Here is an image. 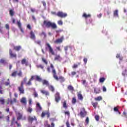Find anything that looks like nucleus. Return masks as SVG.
<instances>
[{"label": "nucleus", "mask_w": 127, "mask_h": 127, "mask_svg": "<svg viewBox=\"0 0 127 127\" xmlns=\"http://www.w3.org/2000/svg\"><path fill=\"white\" fill-rule=\"evenodd\" d=\"M95 120L97 122H99V120H100V117L99 116V115H96L95 116Z\"/></svg>", "instance_id": "38"}, {"label": "nucleus", "mask_w": 127, "mask_h": 127, "mask_svg": "<svg viewBox=\"0 0 127 127\" xmlns=\"http://www.w3.org/2000/svg\"><path fill=\"white\" fill-rule=\"evenodd\" d=\"M5 27L6 29H7L8 30H9V25L6 24L5 25Z\"/></svg>", "instance_id": "48"}, {"label": "nucleus", "mask_w": 127, "mask_h": 127, "mask_svg": "<svg viewBox=\"0 0 127 127\" xmlns=\"http://www.w3.org/2000/svg\"><path fill=\"white\" fill-rule=\"evenodd\" d=\"M28 120L30 122H33V121H35L36 122V118L35 117V116H34V117L29 116L28 118Z\"/></svg>", "instance_id": "15"}, {"label": "nucleus", "mask_w": 127, "mask_h": 127, "mask_svg": "<svg viewBox=\"0 0 127 127\" xmlns=\"http://www.w3.org/2000/svg\"><path fill=\"white\" fill-rule=\"evenodd\" d=\"M58 24H59V25H63V21H62V20L58 21Z\"/></svg>", "instance_id": "32"}, {"label": "nucleus", "mask_w": 127, "mask_h": 127, "mask_svg": "<svg viewBox=\"0 0 127 127\" xmlns=\"http://www.w3.org/2000/svg\"><path fill=\"white\" fill-rule=\"evenodd\" d=\"M33 77L34 76H31V78H30L29 82L28 83H27V85H28L29 86L31 85V81H32V80H33Z\"/></svg>", "instance_id": "29"}, {"label": "nucleus", "mask_w": 127, "mask_h": 127, "mask_svg": "<svg viewBox=\"0 0 127 127\" xmlns=\"http://www.w3.org/2000/svg\"><path fill=\"white\" fill-rule=\"evenodd\" d=\"M77 67H78V65L76 64H74L73 66H72V68H77Z\"/></svg>", "instance_id": "61"}, {"label": "nucleus", "mask_w": 127, "mask_h": 127, "mask_svg": "<svg viewBox=\"0 0 127 127\" xmlns=\"http://www.w3.org/2000/svg\"><path fill=\"white\" fill-rule=\"evenodd\" d=\"M77 96L79 100H83V96L81 94V92H78L77 94Z\"/></svg>", "instance_id": "21"}, {"label": "nucleus", "mask_w": 127, "mask_h": 127, "mask_svg": "<svg viewBox=\"0 0 127 127\" xmlns=\"http://www.w3.org/2000/svg\"><path fill=\"white\" fill-rule=\"evenodd\" d=\"M17 72L16 71H14L11 74V76L12 77H15L16 76Z\"/></svg>", "instance_id": "35"}, {"label": "nucleus", "mask_w": 127, "mask_h": 127, "mask_svg": "<svg viewBox=\"0 0 127 127\" xmlns=\"http://www.w3.org/2000/svg\"><path fill=\"white\" fill-rule=\"evenodd\" d=\"M33 76V79H36L37 81H38L39 82H41V78H40V77H39L38 75H35Z\"/></svg>", "instance_id": "19"}, {"label": "nucleus", "mask_w": 127, "mask_h": 127, "mask_svg": "<svg viewBox=\"0 0 127 127\" xmlns=\"http://www.w3.org/2000/svg\"><path fill=\"white\" fill-rule=\"evenodd\" d=\"M31 102H32V100H31V99H29V105H31Z\"/></svg>", "instance_id": "63"}, {"label": "nucleus", "mask_w": 127, "mask_h": 127, "mask_svg": "<svg viewBox=\"0 0 127 127\" xmlns=\"http://www.w3.org/2000/svg\"><path fill=\"white\" fill-rule=\"evenodd\" d=\"M49 90H50V91H52V92H53L54 91V87L52 86V85H49Z\"/></svg>", "instance_id": "30"}, {"label": "nucleus", "mask_w": 127, "mask_h": 127, "mask_svg": "<svg viewBox=\"0 0 127 127\" xmlns=\"http://www.w3.org/2000/svg\"><path fill=\"white\" fill-rule=\"evenodd\" d=\"M55 98H56V102L57 103H58L59 101H60V96L59 95V93L57 92L55 95Z\"/></svg>", "instance_id": "10"}, {"label": "nucleus", "mask_w": 127, "mask_h": 127, "mask_svg": "<svg viewBox=\"0 0 127 127\" xmlns=\"http://www.w3.org/2000/svg\"><path fill=\"white\" fill-rule=\"evenodd\" d=\"M42 110V108L41 107V106H40V104L39 103H37L36 104V111L37 113H39L40 111Z\"/></svg>", "instance_id": "8"}, {"label": "nucleus", "mask_w": 127, "mask_h": 127, "mask_svg": "<svg viewBox=\"0 0 127 127\" xmlns=\"http://www.w3.org/2000/svg\"><path fill=\"white\" fill-rule=\"evenodd\" d=\"M37 67L38 68H41V69H43V68H44V66L41 64H39V65H37Z\"/></svg>", "instance_id": "43"}, {"label": "nucleus", "mask_w": 127, "mask_h": 127, "mask_svg": "<svg viewBox=\"0 0 127 127\" xmlns=\"http://www.w3.org/2000/svg\"><path fill=\"white\" fill-rule=\"evenodd\" d=\"M42 83L44 85H46V86H48V85H49V83H48V81H47V80H44L42 81Z\"/></svg>", "instance_id": "25"}, {"label": "nucleus", "mask_w": 127, "mask_h": 127, "mask_svg": "<svg viewBox=\"0 0 127 127\" xmlns=\"http://www.w3.org/2000/svg\"><path fill=\"white\" fill-rule=\"evenodd\" d=\"M44 25L46 27H51L53 29H56L57 28V25L55 23L51 22V21H44Z\"/></svg>", "instance_id": "1"}, {"label": "nucleus", "mask_w": 127, "mask_h": 127, "mask_svg": "<svg viewBox=\"0 0 127 127\" xmlns=\"http://www.w3.org/2000/svg\"><path fill=\"white\" fill-rule=\"evenodd\" d=\"M63 40H64V37H62L61 38L57 39L55 41V43H62L63 42Z\"/></svg>", "instance_id": "9"}, {"label": "nucleus", "mask_w": 127, "mask_h": 127, "mask_svg": "<svg viewBox=\"0 0 127 127\" xmlns=\"http://www.w3.org/2000/svg\"><path fill=\"white\" fill-rule=\"evenodd\" d=\"M46 45L48 48L49 49L50 53H51L52 55H54L55 54L54 51H53V49H52V48L51 47V46H50V44H49V43H46Z\"/></svg>", "instance_id": "5"}, {"label": "nucleus", "mask_w": 127, "mask_h": 127, "mask_svg": "<svg viewBox=\"0 0 127 127\" xmlns=\"http://www.w3.org/2000/svg\"><path fill=\"white\" fill-rule=\"evenodd\" d=\"M114 110V112H118V114H119V115H121V112H119V110H118V108L115 107Z\"/></svg>", "instance_id": "40"}, {"label": "nucleus", "mask_w": 127, "mask_h": 127, "mask_svg": "<svg viewBox=\"0 0 127 127\" xmlns=\"http://www.w3.org/2000/svg\"><path fill=\"white\" fill-rule=\"evenodd\" d=\"M0 32H1V33H2V27L0 26Z\"/></svg>", "instance_id": "64"}, {"label": "nucleus", "mask_w": 127, "mask_h": 127, "mask_svg": "<svg viewBox=\"0 0 127 127\" xmlns=\"http://www.w3.org/2000/svg\"><path fill=\"white\" fill-rule=\"evenodd\" d=\"M9 13H10V15H11V16H12V15H13L14 12H13V10H10V11H9Z\"/></svg>", "instance_id": "42"}, {"label": "nucleus", "mask_w": 127, "mask_h": 127, "mask_svg": "<svg viewBox=\"0 0 127 127\" xmlns=\"http://www.w3.org/2000/svg\"><path fill=\"white\" fill-rule=\"evenodd\" d=\"M65 115H66L67 116H70V112L69 111H65L64 112Z\"/></svg>", "instance_id": "51"}, {"label": "nucleus", "mask_w": 127, "mask_h": 127, "mask_svg": "<svg viewBox=\"0 0 127 127\" xmlns=\"http://www.w3.org/2000/svg\"><path fill=\"white\" fill-rule=\"evenodd\" d=\"M15 124L16 125H17V127H21V125H20V124L17 123V122H15Z\"/></svg>", "instance_id": "52"}, {"label": "nucleus", "mask_w": 127, "mask_h": 127, "mask_svg": "<svg viewBox=\"0 0 127 127\" xmlns=\"http://www.w3.org/2000/svg\"><path fill=\"white\" fill-rule=\"evenodd\" d=\"M14 49H15V50H17V51H18L19 50H20V49H21V47H20V46H16L14 47Z\"/></svg>", "instance_id": "27"}, {"label": "nucleus", "mask_w": 127, "mask_h": 127, "mask_svg": "<svg viewBox=\"0 0 127 127\" xmlns=\"http://www.w3.org/2000/svg\"><path fill=\"white\" fill-rule=\"evenodd\" d=\"M94 92L96 94H99L100 93V90L99 89H95Z\"/></svg>", "instance_id": "37"}, {"label": "nucleus", "mask_w": 127, "mask_h": 127, "mask_svg": "<svg viewBox=\"0 0 127 127\" xmlns=\"http://www.w3.org/2000/svg\"><path fill=\"white\" fill-rule=\"evenodd\" d=\"M79 115L81 118H84L87 115V112H85V109L84 108L81 109V110L80 111Z\"/></svg>", "instance_id": "6"}, {"label": "nucleus", "mask_w": 127, "mask_h": 127, "mask_svg": "<svg viewBox=\"0 0 127 127\" xmlns=\"http://www.w3.org/2000/svg\"><path fill=\"white\" fill-rule=\"evenodd\" d=\"M18 76H19V77H20V76H21V75H22V73L21 72V71H20L19 72V73L17 74Z\"/></svg>", "instance_id": "57"}, {"label": "nucleus", "mask_w": 127, "mask_h": 127, "mask_svg": "<svg viewBox=\"0 0 127 127\" xmlns=\"http://www.w3.org/2000/svg\"><path fill=\"white\" fill-rule=\"evenodd\" d=\"M17 25L18 26V27L20 28L21 31L22 32V33H23V30H22V28H21V23H20V21H17Z\"/></svg>", "instance_id": "20"}, {"label": "nucleus", "mask_w": 127, "mask_h": 127, "mask_svg": "<svg viewBox=\"0 0 127 127\" xmlns=\"http://www.w3.org/2000/svg\"><path fill=\"white\" fill-rule=\"evenodd\" d=\"M41 36H43L44 38L46 37V34H45V33L44 32H42L41 34Z\"/></svg>", "instance_id": "47"}, {"label": "nucleus", "mask_w": 127, "mask_h": 127, "mask_svg": "<svg viewBox=\"0 0 127 127\" xmlns=\"http://www.w3.org/2000/svg\"><path fill=\"white\" fill-rule=\"evenodd\" d=\"M21 64L23 65L25 64L26 66H27V65H28V62L26 61V60H25V59H24L21 61Z\"/></svg>", "instance_id": "16"}, {"label": "nucleus", "mask_w": 127, "mask_h": 127, "mask_svg": "<svg viewBox=\"0 0 127 127\" xmlns=\"http://www.w3.org/2000/svg\"><path fill=\"white\" fill-rule=\"evenodd\" d=\"M98 17H99V18H101V17H102V13H100L98 15H97Z\"/></svg>", "instance_id": "58"}, {"label": "nucleus", "mask_w": 127, "mask_h": 127, "mask_svg": "<svg viewBox=\"0 0 127 127\" xmlns=\"http://www.w3.org/2000/svg\"><path fill=\"white\" fill-rule=\"evenodd\" d=\"M87 61H88V60L86 58L83 59V62L85 64H87Z\"/></svg>", "instance_id": "53"}, {"label": "nucleus", "mask_w": 127, "mask_h": 127, "mask_svg": "<svg viewBox=\"0 0 127 127\" xmlns=\"http://www.w3.org/2000/svg\"><path fill=\"white\" fill-rule=\"evenodd\" d=\"M98 105V102H92V105L93 106L94 108L96 109L97 108V106Z\"/></svg>", "instance_id": "31"}, {"label": "nucleus", "mask_w": 127, "mask_h": 127, "mask_svg": "<svg viewBox=\"0 0 127 127\" xmlns=\"http://www.w3.org/2000/svg\"><path fill=\"white\" fill-rule=\"evenodd\" d=\"M45 116H47L48 117V118H49V112H43L42 113V115L41 117L42 118H44V117H45Z\"/></svg>", "instance_id": "12"}, {"label": "nucleus", "mask_w": 127, "mask_h": 127, "mask_svg": "<svg viewBox=\"0 0 127 127\" xmlns=\"http://www.w3.org/2000/svg\"><path fill=\"white\" fill-rule=\"evenodd\" d=\"M68 48H69V47H68V46L65 47H64V50H65V51H67V50H68Z\"/></svg>", "instance_id": "62"}, {"label": "nucleus", "mask_w": 127, "mask_h": 127, "mask_svg": "<svg viewBox=\"0 0 127 127\" xmlns=\"http://www.w3.org/2000/svg\"><path fill=\"white\" fill-rule=\"evenodd\" d=\"M47 70L48 72H51V70H52V73L53 74V77L54 78L57 80V81H58L59 80V78H58V76H57V75L56 74V70L54 69V66H53V64H51V67H48L47 68Z\"/></svg>", "instance_id": "2"}, {"label": "nucleus", "mask_w": 127, "mask_h": 127, "mask_svg": "<svg viewBox=\"0 0 127 127\" xmlns=\"http://www.w3.org/2000/svg\"><path fill=\"white\" fill-rule=\"evenodd\" d=\"M0 103L2 104H4V99L3 98H0Z\"/></svg>", "instance_id": "39"}, {"label": "nucleus", "mask_w": 127, "mask_h": 127, "mask_svg": "<svg viewBox=\"0 0 127 127\" xmlns=\"http://www.w3.org/2000/svg\"><path fill=\"white\" fill-rule=\"evenodd\" d=\"M116 58H120V60H123V58L120 57V54H117V55Z\"/></svg>", "instance_id": "49"}, {"label": "nucleus", "mask_w": 127, "mask_h": 127, "mask_svg": "<svg viewBox=\"0 0 127 127\" xmlns=\"http://www.w3.org/2000/svg\"><path fill=\"white\" fill-rule=\"evenodd\" d=\"M23 82H21V86L18 87V90L20 92V94H24V90L23 89Z\"/></svg>", "instance_id": "7"}, {"label": "nucleus", "mask_w": 127, "mask_h": 127, "mask_svg": "<svg viewBox=\"0 0 127 127\" xmlns=\"http://www.w3.org/2000/svg\"><path fill=\"white\" fill-rule=\"evenodd\" d=\"M34 95L35 98H36V97H38V94H37V93H36V92H35L34 93Z\"/></svg>", "instance_id": "54"}, {"label": "nucleus", "mask_w": 127, "mask_h": 127, "mask_svg": "<svg viewBox=\"0 0 127 127\" xmlns=\"http://www.w3.org/2000/svg\"><path fill=\"white\" fill-rule=\"evenodd\" d=\"M42 60L43 62H44V63H45V64L47 65V64H48L47 61L46 60H45V59H44V58H42Z\"/></svg>", "instance_id": "33"}, {"label": "nucleus", "mask_w": 127, "mask_h": 127, "mask_svg": "<svg viewBox=\"0 0 127 127\" xmlns=\"http://www.w3.org/2000/svg\"><path fill=\"white\" fill-rule=\"evenodd\" d=\"M85 122L86 123V124H89V118H88V117L86 118Z\"/></svg>", "instance_id": "56"}, {"label": "nucleus", "mask_w": 127, "mask_h": 127, "mask_svg": "<svg viewBox=\"0 0 127 127\" xmlns=\"http://www.w3.org/2000/svg\"><path fill=\"white\" fill-rule=\"evenodd\" d=\"M16 116L17 117V121H19V120H25V116L22 117V112H16Z\"/></svg>", "instance_id": "3"}, {"label": "nucleus", "mask_w": 127, "mask_h": 127, "mask_svg": "<svg viewBox=\"0 0 127 127\" xmlns=\"http://www.w3.org/2000/svg\"><path fill=\"white\" fill-rule=\"evenodd\" d=\"M99 81L100 82V83H103V82H105V78L104 77L101 78L99 79Z\"/></svg>", "instance_id": "36"}, {"label": "nucleus", "mask_w": 127, "mask_h": 127, "mask_svg": "<svg viewBox=\"0 0 127 127\" xmlns=\"http://www.w3.org/2000/svg\"><path fill=\"white\" fill-rule=\"evenodd\" d=\"M59 79L61 80V82H64V81H65V79L62 76L60 77Z\"/></svg>", "instance_id": "44"}, {"label": "nucleus", "mask_w": 127, "mask_h": 127, "mask_svg": "<svg viewBox=\"0 0 127 127\" xmlns=\"http://www.w3.org/2000/svg\"><path fill=\"white\" fill-rule=\"evenodd\" d=\"M30 38L33 39V40H35V35L32 31H31L30 32Z\"/></svg>", "instance_id": "11"}, {"label": "nucleus", "mask_w": 127, "mask_h": 127, "mask_svg": "<svg viewBox=\"0 0 127 127\" xmlns=\"http://www.w3.org/2000/svg\"><path fill=\"white\" fill-rule=\"evenodd\" d=\"M0 63H1L2 64H5V63H6V61L5 60L2 59L0 60Z\"/></svg>", "instance_id": "28"}, {"label": "nucleus", "mask_w": 127, "mask_h": 127, "mask_svg": "<svg viewBox=\"0 0 127 127\" xmlns=\"http://www.w3.org/2000/svg\"><path fill=\"white\" fill-rule=\"evenodd\" d=\"M66 127H70V124H69V122L67 121L66 122Z\"/></svg>", "instance_id": "60"}, {"label": "nucleus", "mask_w": 127, "mask_h": 127, "mask_svg": "<svg viewBox=\"0 0 127 127\" xmlns=\"http://www.w3.org/2000/svg\"><path fill=\"white\" fill-rule=\"evenodd\" d=\"M9 54H10V57H11L12 58H13V57H16V55H15V54H12V52H11V50H10L9 51Z\"/></svg>", "instance_id": "22"}, {"label": "nucleus", "mask_w": 127, "mask_h": 127, "mask_svg": "<svg viewBox=\"0 0 127 127\" xmlns=\"http://www.w3.org/2000/svg\"><path fill=\"white\" fill-rule=\"evenodd\" d=\"M77 100H76V98L74 97L72 98V104H75Z\"/></svg>", "instance_id": "34"}, {"label": "nucleus", "mask_w": 127, "mask_h": 127, "mask_svg": "<svg viewBox=\"0 0 127 127\" xmlns=\"http://www.w3.org/2000/svg\"><path fill=\"white\" fill-rule=\"evenodd\" d=\"M27 112H28L29 113H31L32 112V108L29 107L28 109H27Z\"/></svg>", "instance_id": "41"}, {"label": "nucleus", "mask_w": 127, "mask_h": 127, "mask_svg": "<svg viewBox=\"0 0 127 127\" xmlns=\"http://www.w3.org/2000/svg\"><path fill=\"white\" fill-rule=\"evenodd\" d=\"M57 15L59 17L64 18V17H66L67 14L66 13H64L62 11H59L57 13Z\"/></svg>", "instance_id": "4"}, {"label": "nucleus", "mask_w": 127, "mask_h": 127, "mask_svg": "<svg viewBox=\"0 0 127 127\" xmlns=\"http://www.w3.org/2000/svg\"><path fill=\"white\" fill-rule=\"evenodd\" d=\"M103 92H107V88H106L105 87H103Z\"/></svg>", "instance_id": "59"}, {"label": "nucleus", "mask_w": 127, "mask_h": 127, "mask_svg": "<svg viewBox=\"0 0 127 127\" xmlns=\"http://www.w3.org/2000/svg\"><path fill=\"white\" fill-rule=\"evenodd\" d=\"M45 126L46 127H54L55 125L53 123H52L51 124L52 126H51L50 125L48 124V123H47V122H46L45 123Z\"/></svg>", "instance_id": "18"}, {"label": "nucleus", "mask_w": 127, "mask_h": 127, "mask_svg": "<svg viewBox=\"0 0 127 127\" xmlns=\"http://www.w3.org/2000/svg\"><path fill=\"white\" fill-rule=\"evenodd\" d=\"M102 100H103L102 96H98V97L95 98V101H102Z\"/></svg>", "instance_id": "26"}, {"label": "nucleus", "mask_w": 127, "mask_h": 127, "mask_svg": "<svg viewBox=\"0 0 127 127\" xmlns=\"http://www.w3.org/2000/svg\"><path fill=\"white\" fill-rule=\"evenodd\" d=\"M114 17H119V10H115L114 11Z\"/></svg>", "instance_id": "17"}, {"label": "nucleus", "mask_w": 127, "mask_h": 127, "mask_svg": "<svg viewBox=\"0 0 127 127\" xmlns=\"http://www.w3.org/2000/svg\"><path fill=\"white\" fill-rule=\"evenodd\" d=\"M63 107L64 108H65V109H67V105L66 104V102H64Z\"/></svg>", "instance_id": "50"}, {"label": "nucleus", "mask_w": 127, "mask_h": 127, "mask_svg": "<svg viewBox=\"0 0 127 127\" xmlns=\"http://www.w3.org/2000/svg\"><path fill=\"white\" fill-rule=\"evenodd\" d=\"M55 60H57L58 61H61L62 60V58H61L60 56L58 55L55 58Z\"/></svg>", "instance_id": "23"}, {"label": "nucleus", "mask_w": 127, "mask_h": 127, "mask_svg": "<svg viewBox=\"0 0 127 127\" xmlns=\"http://www.w3.org/2000/svg\"><path fill=\"white\" fill-rule=\"evenodd\" d=\"M68 90H70V91H73L74 90V88L71 85H70L68 87Z\"/></svg>", "instance_id": "46"}, {"label": "nucleus", "mask_w": 127, "mask_h": 127, "mask_svg": "<svg viewBox=\"0 0 127 127\" xmlns=\"http://www.w3.org/2000/svg\"><path fill=\"white\" fill-rule=\"evenodd\" d=\"M82 16L83 17H85V18H88V17H91V15L87 14L86 13H84Z\"/></svg>", "instance_id": "24"}, {"label": "nucleus", "mask_w": 127, "mask_h": 127, "mask_svg": "<svg viewBox=\"0 0 127 127\" xmlns=\"http://www.w3.org/2000/svg\"><path fill=\"white\" fill-rule=\"evenodd\" d=\"M6 121L7 123H9V116H7L6 117Z\"/></svg>", "instance_id": "55"}, {"label": "nucleus", "mask_w": 127, "mask_h": 127, "mask_svg": "<svg viewBox=\"0 0 127 127\" xmlns=\"http://www.w3.org/2000/svg\"><path fill=\"white\" fill-rule=\"evenodd\" d=\"M41 93L43 94V95H45L46 96H49V92L48 91H46V90H41Z\"/></svg>", "instance_id": "14"}, {"label": "nucleus", "mask_w": 127, "mask_h": 127, "mask_svg": "<svg viewBox=\"0 0 127 127\" xmlns=\"http://www.w3.org/2000/svg\"><path fill=\"white\" fill-rule=\"evenodd\" d=\"M15 102H16V99L15 98H14L13 101L12 100L10 101V103L12 104H13V103H15Z\"/></svg>", "instance_id": "45"}, {"label": "nucleus", "mask_w": 127, "mask_h": 127, "mask_svg": "<svg viewBox=\"0 0 127 127\" xmlns=\"http://www.w3.org/2000/svg\"><path fill=\"white\" fill-rule=\"evenodd\" d=\"M20 102L22 104H23V105H26V98H25V97H22L20 100Z\"/></svg>", "instance_id": "13"}]
</instances>
